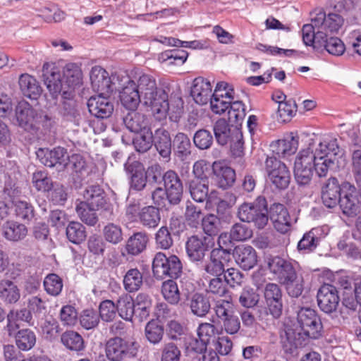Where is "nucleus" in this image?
Wrapping results in <instances>:
<instances>
[{
	"label": "nucleus",
	"mask_w": 361,
	"mask_h": 361,
	"mask_svg": "<svg viewBox=\"0 0 361 361\" xmlns=\"http://www.w3.org/2000/svg\"><path fill=\"white\" fill-rule=\"evenodd\" d=\"M42 76L44 84L54 99H56L63 94L64 90H67L66 84H63L59 68L54 64L46 63L43 65Z\"/></svg>",
	"instance_id": "nucleus-9"
},
{
	"label": "nucleus",
	"mask_w": 361,
	"mask_h": 361,
	"mask_svg": "<svg viewBox=\"0 0 361 361\" xmlns=\"http://www.w3.org/2000/svg\"><path fill=\"white\" fill-rule=\"evenodd\" d=\"M317 28L314 24H305L302 29V40L307 46L313 45L314 47H319L320 42H322L325 37V32L320 29L317 32L314 29Z\"/></svg>",
	"instance_id": "nucleus-48"
},
{
	"label": "nucleus",
	"mask_w": 361,
	"mask_h": 361,
	"mask_svg": "<svg viewBox=\"0 0 361 361\" xmlns=\"http://www.w3.org/2000/svg\"><path fill=\"white\" fill-rule=\"evenodd\" d=\"M328 234L326 226H318L304 233L299 240L297 248L302 254H308L316 250L320 242Z\"/></svg>",
	"instance_id": "nucleus-17"
},
{
	"label": "nucleus",
	"mask_w": 361,
	"mask_h": 361,
	"mask_svg": "<svg viewBox=\"0 0 361 361\" xmlns=\"http://www.w3.org/2000/svg\"><path fill=\"white\" fill-rule=\"evenodd\" d=\"M343 190H346L342 197H340V207L343 213L348 216H354L360 209V202L355 195V188L348 182L343 183Z\"/></svg>",
	"instance_id": "nucleus-20"
},
{
	"label": "nucleus",
	"mask_w": 361,
	"mask_h": 361,
	"mask_svg": "<svg viewBox=\"0 0 361 361\" xmlns=\"http://www.w3.org/2000/svg\"><path fill=\"white\" fill-rule=\"evenodd\" d=\"M20 298V290L18 286L9 279L0 281V300L5 305L16 304Z\"/></svg>",
	"instance_id": "nucleus-32"
},
{
	"label": "nucleus",
	"mask_w": 361,
	"mask_h": 361,
	"mask_svg": "<svg viewBox=\"0 0 361 361\" xmlns=\"http://www.w3.org/2000/svg\"><path fill=\"white\" fill-rule=\"evenodd\" d=\"M135 89L142 96L145 106H152L160 114H170L175 112L178 116L181 113V109L177 107L175 111L173 106L168 100V95L162 90L157 88L155 78L148 74H142L135 82Z\"/></svg>",
	"instance_id": "nucleus-2"
},
{
	"label": "nucleus",
	"mask_w": 361,
	"mask_h": 361,
	"mask_svg": "<svg viewBox=\"0 0 361 361\" xmlns=\"http://www.w3.org/2000/svg\"><path fill=\"white\" fill-rule=\"evenodd\" d=\"M15 338L17 347L23 351L32 349L36 343L35 334L27 329L18 331Z\"/></svg>",
	"instance_id": "nucleus-54"
},
{
	"label": "nucleus",
	"mask_w": 361,
	"mask_h": 361,
	"mask_svg": "<svg viewBox=\"0 0 361 361\" xmlns=\"http://www.w3.org/2000/svg\"><path fill=\"white\" fill-rule=\"evenodd\" d=\"M62 344L68 350L75 352L85 349V342L82 336L75 331H66L61 336Z\"/></svg>",
	"instance_id": "nucleus-47"
},
{
	"label": "nucleus",
	"mask_w": 361,
	"mask_h": 361,
	"mask_svg": "<svg viewBox=\"0 0 361 361\" xmlns=\"http://www.w3.org/2000/svg\"><path fill=\"white\" fill-rule=\"evenodd\" d=\"M120 99L122 105L127 109L135 111L142 99V96L135 89V82L128 80L120 92Z\"/></svg>",
	"instance_id": "nucleus-30"
},
{
	"label": "nucleus",
	"mask_w": 361,
	"mask_h": 361,
	"mask_svg": "<svg viewBox=\"0 0 361 361\" xmlns=\"http://www.w3.org/2000/svg\"><path fill=\"white\" fill-rule=\"evenodd\" d=\"M267 264L270 272L281 284L297 274L292 262L278 256L268 257Z\"/></svg>",
	"instance_id": "nucleus-10"
},
{
	"label": "nucleus",
	"mask_w": 361,
	"mask_h": 361,
	"mask_svg": "<svg viewBox=\"0 0 361 361\" xmlns=\"http://www.w3.org/2000/svg\"><path fill=\"white\" fill-rule=\"evenodd\" d=\"M212 244V239L209 237H190L185 243L186 253L190 260L193 262L202 261Z\"/></svg>",
	"instance_id": "nucleus-13"
},
{
	"label": "nucleus",
	"mask_w": 361,
	"mask_h": 361,
	"mask_svg": "<svg viewBox=\"0 0 361 361\" xmlns=\"http://www.w3.org/2000/svg\"><path fill=\"white\" fill-rule=\"evenodd\" d=\"M312 157L305 149L301 150L294 164V177L300 185H305L310 183L313 176V166L312 165Z\"/></svg>",
	"instance_id": "nucleus-11"
},
{
	"label": "nucleus",
	"mask_w": 361,
	"mask_h": 361,
	"mask_svg": "<svg viewBox=\"0 0 361 361\" xmlns=\"http://www.w3.org/2000/svg\"><path fill=\"white\" fill-rule=\"evenodd\" d=\"M265 169L272 184L279 190L288 188L290 181V173L285 164L275 157H267Z\"/></svg>",
	"instance_id": "nucleus-7"
},
{
	"label": "nucleus",
	"mask_w": 361,
	"mask_h": 361,
	"mask_svg": "<svg viewBox=\"0 0 361 361\" xmlns=\"http://www.w3.org/2000/svg\"><path fill=\"white\" fill-rule=\"evenodd\" d=\"M191 197L197 202H203L208 197L209 187L207 180H200L198 178L190 180L188 183Z\"/></svg>",
	"instance_id": "nucleus-41"
},
{
	"label": "nucleus",
	"mask_w": 361,
	"mask_h": 361,
	"mask_svg": "<svg viewBox=\"0 0 361 361\" xmlns=\"http://www.w3.org/2000/svg\"><path fill=\"white\" fill-rule=\"evenodd\" d=\"M123 123L130 131L136 133L149 128L145 116L135 111H132L123 118Z\"/></svg>",
	"instance_id": "nucleus-43"
},
{
	"label": "nucleus",
	"mask_w": 361,
	"mask_h": 361,
	"mask_svg": "<svg viewBox=\"0 0 361 361\" xmlns=\"http://www.w3.org/2000/svg\"><path fill=\"white\" fill-rule=\"evenodd\" d=\"M173 147L175 153L181 159L190 154L191 142L187 135L178 133L174 137Z\"/></svg>",
	"instance_id": "nucleus-58"
},
{
	"label": "nucleus",
	"mask_w": 361,
	"mask_h": 361,
	"mask_svg": "<svg viewBox=\"0 0 361 361\" xmlns=\"http://www.w3.org/2000/svg\"><path fill=\"white\" fill-rule=\"evenodd\" d=\"M63 76L67 90H73L75 86L80 85L82 81V71L76 63H70L65 66L63 71Z\"/></svg>",
	"instance_id": "nucleus-44"
},
{
	"label": "nucleus",
	"mask_w": 361,
	"mask_h": 361,
	"mask_svg": "<svg viewBox=\"0 0 361 361\" xmlns=\"http://www.w3.org/2000/svg\"><path fill=\"white\" fill-rule=\"evenodd\" d=\"M135 317L140 322L146 320L151 312L152 301L150 296L146 293H138L135 300Z\"/></svg>",
	"instance_id": "nucleus-36"
},
{
	"label": "nucleus",
	"mask_w": 361,
	"mask_h": 361,
	"mask_svg": "<svg viewBox=\"0 0 361 361\" xmlns=\"http://www.w3.org/2000/svg\"><path fill=\"white\" fill-rule=\"evenodd\" d=\"M213 130L216 141L221 145H225L233 141L234 133L231 132L229 124L224 118L217 120Z\"/></svg>",
	"instance_id": "nucleus-46"
},
{
	"label": "nucleus",
	"mask_w": 361,
	"mask_h": 361,
	"mask_svg": "<svg viewBox=\"0 0 361 361\" xmlns=\"http://www.w3.org/2000/svg\"><path fill=\"white\" fill-rule=\"evenodd\" d=\"M212 171L223 189L231 187L235 181V171L223 161H216L212 164Z\"/></svg>",
	"instance_id": "nucleus-27"
},
{
	"label": "nucleus",
	"mask_w": 361,
	"mask_h": 361,
	"mask_svg": "<svg viewBox=\"0 0 361 361\" xmlns=\"http://www.w3.org/2000/svg\"><path fill=\"white\" fill-rule=\"evenodd\" d=\"M84 201L79 203L89 204L91 208L99 209L101 206L105 203V196L104 190L99 185H92L87 186L83 192Z\"/></svg>",
	"instance_id": "nucleus-33"
},
{
	"label": "nucleus",
	"mask_w": 361,
	"mask_h": 361,
	"mask_svg": "<svg viewBox=\"0 0 361 361\" xmlns=\"http://www.w3.org/2000/svg\"><path fill=\"white\" fill-rule=\"evenodd\" d=\"M66 236L69 241L79 244L86 238L85 226L77 221H71L66 227Z\"/></svg>",
	"instance_id": "nucleus-61"
},
{
	"label": "nucleus",
	"mask_w": 361,
	"mask_h": 361,
	"mask_svg": "<svg viewBox=\"0 0 361 361\" xmlns=\"http://www.w3.org/2000/svg\"><path fill=\"white\" fill-rule=\"evenodd\" d=\"M322 47H324L330 54L334 56H341L345 51L343 42L338 37H329L327 33H325V37L322 42H320L318 48Z\"/></svg>",
	"instance_id": "nucleus-60"
},
{
	"label": "nucleus",
	"mask_w": 361,
	"mask_h": 361,
	"mask_svg": "<svg viewBox=\"0 0 361 361\" xmlns=\"http://www.w3.org/2000/svg\"><path fill=\"white\" fill-rule=\"evenodd\" d=\"M140 224L148 228H155L161 221L158 208L153 206L143 207L138 214Z\"/></svg>",
	"instance_id": "nucleus-40"
},
{
	"label": "nucleus",
	"mask_w": 361,
	"mask_h": 361,
	"mask_svg": "<svg viewBox=\"0 0 361 361\" xmlns=\"http://www.w3.org/2000/svg\"><path fill=\"white\" fill-rule=\"evenodd\" d=\"M276 230L281 233H288L291 228L290 217L283 204L274 203L269 209V217Z\"/></svg>",
	"instance_id": "nucleus-22"
},
{
	"label": "nucleus",
	"mask_w": 361,
	"mask_h": 361,
	"mask_svg": "<svg viewBox=\"0 0 361 361\" xmlns=\"http://www.w3.org/2000/svg\"><path fill=\"white\" fill-rule=\"evenodd\" d=\"M97 208H91L89 204L77 203L75 211L80 220L88 226H93L98 221V217L95 212Z\"/></svg>",
	"instance_id": "nucleus-57"
},
{
	"label": "nucleus",
	"mask_w": 361,
	"mask_h": 361,
	"mask_svg": "<svg viewBox=\"0 0 361 361\" xmlns=\"http://www.w3.org/2000/svg\"><path fill=\"white\" fill-rule=\"evenodd\" d=\"M231 263L232 255L229 250L214 248L210 252L209 260L204 264V270L211 275H223Z\"/></svg>",
	"instance_id": "nucleus-8"
},
{
	"label": "nucleus",
	"mask_w": 361,
	"mask_h": 361,
	"mask_svg": "<svg viewBox=\"0 0 361 361\" xmlns=\"http://www.w3.org/2000/svg\"><path fill=\"white\" fill-rule=\"evenodd\" d=\"M298 147V137L293 133L277 142L276 153L279 156L286 157L294 154Z\"/></svg>",
	"instance_id": "nucleus-51"
},
{
	"label": "nucleus",
	"mask_w": 361,
	"mask_h": 361,
	"mask_svg": "<svg viewBox=\"0 0 361 361\" xmlns=\"http://www.w3.org/2000/svg\"><path fill=\"white\" fill-rule=\"evenodd\" d=\"M19 85L23 94L30 99H37L42 91L37 80L28 74H22L20 75Z\"/></svg>",
	"instance_id": "nucleus-38"
},
{
	"label": "nucleus",
	"mask_w": 361,
	"mask_h": 361,
	"mask_svg": "<svg viewBox=\"0 0 361 361\" xmlns=\"http://www.w3.org/2000/svg\"><path fill=\"white\" fill-rule=\"evenodd\" d=\"M306 149H310L317 156L321 155L326 158H331L337 160V156L340 153V147L337 140L335 138L326 137L316 141L310 142Z\"/></svg>",
	"instance_id": "nucleus-21"
},
{
	"label": "nucleus",
	"mask_w": 361,
	"mask_h": 361,
	"mask_svg": "<svg viewBox=\"0 0 361 361\" xmlns=\"http://www.w3.org/2000/svg\"><path fill=\"white\" fill-rule=\"evenodd\" d=\"M343 183L339 185L336 178H330L322 188V198L324 204L329 207H334L339 201L340 197L344 194Z\"/></svg>",
	"instance_id": "nucleus-23"
},
{
	"label": "nucleus",
	"mask_w": 361,
	"mask_h": 361,
	"mask_svg": "<svg viewBox=\"0 0 361 361\" xmlns=\"http://www.w3.org/2000/svg\"><path fill=\"white\" fill-rule=\"evenodd\" d=\"M70 162L72 164L73 175L75 180H85L90 173V170L85 159L79 154H73Z\"/></svg>",
	"instance_id": "nucleus-53"
},
{
	"label": "nucleus",
	"mask_w": 361,
	"mask_h": 361,
	"mask_svg": "<svg viewBox=\"0 0 361 361\" xmlns=\"http://www.w3.org/2000/svg\"><path fill=\"white\" fill-rule=\"evenodd\" d=\"M78 319L81 326L86 330L96 328L100 321L98 312L93 309H86L82 311Z\"/></svg>",
	"instance_id": "nucleus-64"
},
{
	"label": "nucleus",
	"mask_w": 361,
	"mask_h": 361,
	"mask_svg": "<svg viewBox=\"0 0 361 361\" xmlns=\"http://www.w3.org/2000/svg\"><path fill=\"white\" fill-rule=\"evenodd\" d=\"M310 157H312V165L316 173L319 177L326 176L329 171L335 168L337 160L331 158H326L321 155L314 154L310 149H305Z\"/></svg>",
	"instance_id": "nucleus-34"
},
{
	"label": "nucleus",
	"mask_w": 361,
	"mask_h": 361,
	"mask_svg": "<svg viewBox=\"0 0 361 361\" xmlns=\"http://www.w3.org/2000/svg\"><path fill=\"white\" fill-rule=\"evenodd\" d=\"M212 91L210 81L203 77H197L193 80L190 94L197 104L204 105L211 99Z\"/></svg>",
	"instance_id": "nucleus-26"
},
{
	"label": "nucleus",
	"mask_w": 361,
	"mask_h": 361,
	"mask_svg": "<svg viewBox=\"0 0 361 361\" xmlns=\"http://www.w3.org/2000/svg\"><path fill=\"white\" fill-rule=\"evenodd\" d=\"M116 303L118 315L126 321H131L135 317V303L133 298L127 293L119 296Z\"/></svg>",
	"instance_id": "nucleus-39"
},
{
	"label": "nucleus",
	"mask_w": 361,
	"mask_h": 361,
	"mask_svg": "<svg viewBox=\"0 0 361 361\" xmlns=\"http://www.w3.org/2000/svg\"><path fill=\"white\" fill-rule=\"evenodd\" d=\"M36 155L39 161L48 167H54L57 165L64 167L68 159L66 150L60 147L53 149L39 148L37 151Z\"/></svg>",
	"instance_id": "nucleus-18"
},
{
	"label": "nucleus",
	"mask_w": 361,
	"mask_h": 361,
	"mask_svg": "<svg viewBox=\"0 0 361 361\" xmlns=\"http://www.w3.org/2000/svg\"><path fill=\"white\" fill-rule=\"evenodd\" d=\"M92 87L99 94H110L112 91L109 73L100 66H94L90 74Z\"/></svg>",
	"instance_id": "nucleus-25"
},
{
	"label": "nucleus",
	"mask_w": 361,
	"mask_h": 361,
	"mask_svg": "<svg viewBox=\"0 0 361 361\" xmlns=\"http://www.w3.org/2000/svg\"><path fill=\"white\" fill-rule=\"evenodd\" d=\"M104 240L114 245L118 244L123 240V231L119 224L113 222L107 223L102 229Z\"/></svg>",
	"instance_id": "nucleus-59"
},
{
	"label": "nucleus",
	"mask_w": 361,
	"mask_h": 361,
	"mask_svg": "<svg viewBox=\"0 0 361 361\" xmlns=\"http://www.w3.org/2000/svg\"><path fill=\"white\" fill-rule=\"evenodd\" d=\"M148 241L149 235L146 232H136L128 239L126 251L129 255H137L146 249Z\"/></svg>",
	"instance_id": "nucleus-35"
},
{
	"label": "nucleus",
	"mask_w": 361,
	"mask_h": 361,
	"mask_svg": "<svg viewBox=\"0 0 361 361\" xmlns=\"http://www.w3.org/2000/svg\"><path fill=\"white\" fill-rule=\"evenodd\" d=\"M188 54L183 49L166 50L159 55L158 60L161 63L169 61V64L180 66L187 60Z\"/></svg>",
	"instance_id": "nucleus-55"
},
{
	"label": "nucleus",
	"mask_w": 361,
	"mask_h": 361,
	"mask_svg": "<svg viewBox=\"0 0 361 361\" xmlns=\"http://www.w3.org/2000/svg\"><path fill=\"white\" fill-rule=\"evenodd\" d=\"M136 151L144 153L147 152L153 145V133L149 128L139 132L133 140Z\"/></svg>",
	"instance_id": "nucleus-52"
},
{
	"label": "nucleus",
	"mask_w": 361,
	"mask_h": 361,
	"mask_svg": "<svg viewBox=\"0 0 361 361\" xmlns=\"http://www.w3.org/2000/svg\"><path fill=\"white\" fill-rule=\"evenodd\" d=\"M312 23L317 29H320L325 33H336L343 26L344 19L340 14L330 13L326 15L325 12L319 10L312 18Z\"/></svg>",
	"instance_id": "nucleus-14"
},
{
	"label": "nucleus",
	"mask_w": 361,
	"mask_h": 361,
	"mask_svg": "<svg viewBox=\"0 0 361 361\" xmlns=\"http://www.w3.org/2000/svg\"><path fill=\"white\" fill-rule=\"evenodd\" d=\"M123 286L128 293L138 290L143 283V275L137 268L129 269L123 278Z\"/></svg>",
	"instance_id": "nucleus-49"
},
{
	"label": "nucleus",
	"mask_w": 361,
	"mask_h": 361,
	"mask_svg": "<svg viewBox=\"0 0 361 361\" xmlns=\"http://www.w3.org/2000/svg\"><path fill=\"white\" fill-rule=\"evenodd\" d=\"M108 94H99L91 97L87 101V107L90 113L99 118H107L114 111V104L106 97Z\"/></svg>",
	"instance_id": "nucleus-19"
},
{
	"label": "nucleus",
	"mask_w": 361,
	"mask_h": 361,
	"mask_svg": "<svg viewBox=\"0 0 361 361\" xmlns=\"http://www.w3.org/2000/svg\"><path fill=\"white\" fill-rule=\"evenodd\" d=\"M262 293L269 314L274 319L279 318L283 307V292L281 287L276 283L269 282L264 285Z\"/></svg>",
	"instance_id": "nucleus-6"
},
{
	"label": "nucleus",
	"mask_w": 361,
	"mask_h": 361,
	"mask_svg": "<svg viewBox=\"0 0 361 361\" xmlns=\"http://www.w3.org/2000/svg\"><path fill=\"white\" fill-rule=\"evenodd\" d=\"M32 319V315L30 310L26 308L21 309L20 310H11L7 314V328L9 331V334H11V331L19 327L18 324V322H25L29 323Z\"/></svg>",
	"instance_id": "nucleus-50"
},
{
	"label": "nucleus",
	"mask_w": 361,
	"mask_h": 361,
	"mask_svg": "<svg viewBox=\"0 0 361 361\" xmlns=\"http://www.w3.org/2000/svg\"><path fill=\"white\" fill-rule=\"evenodd\" d=\"M268 214L265 197L259 196L253 202L239 205L236 216L242 222L252 223L258 229H263L269 221Z\"/></svg>",
	"instance_id": "nucleus-3"
},
{
	"label": "nucleus",
	"mask_w": 361,
	"mask_h": 361,
	"mask_svg": "<svg viewBox=\"0 0 361 361\" xmlns=\"http://www.w3.org/2000/svg\"><path fill=\"white\" fill-rule=\"evenodd\" d=\"M234 100V96L231 92L228 91L224 94L214 92L210 101L212 111L216 114H222L230 108L232 101Z\"/></svg>",
	"instance_id": "nucleus-37"
},
{
	"label": "nucleus",
	"mask_w": 361,
	"mask_h": 361,
	"mask_svg": "<svg viewBox=\"0 0 361 361\" xmlns=\"http://www.w3.org/2000/svg\"><path fill=\"white\" fill-rule=\"evenodd\" d=\"M18 125L26 131L37 130L38 112L27 102H18L16 107Z\"/></svg>",
	"instance_id": "nucleus-15"
},
{
	"label": "nucleus",
	"mask_w": 361,
	"mask_h": 361,
	"mask_svg": "<svg viewBox=\"0 0 361 361\" xmlns=\"http://www.w3.org/2000/svg\"><path fill=\"white\" fill-rule=\"evenodd\" d=\"M140 347L134 340H124L119 337L109 339L106 344V355L111 361H121L127 357H135Z\"/></svg>",
	"instance_id": "nucleus-5"
},
{
	"label": "nucleus",
	"mask_w": 361,
	"mask_h": 361,
	"mask_svg": "<svg viewBox=\"0 0 361 361\" xmlns=\"http://www.w3.org/2000/svg\"><path fill=\"white\" fill-rule=\"evenodd\" d=\"M153 145L159 154L167 160L170 159L171 154V138L169 132L159 128L153 133Z\"/></svg>",
	"instance_id": "nucleus-29"
},
{
	"label": "nucleus",
	"mask_w": 361,
	"mask_h": 361,
	"mask_svg": "<svg viewBox=\"0 0 361 361\" xmlns=\"http://www.w3.org/2000/svg\"><path fill=\"white\" fill-rule=\"evenodd\" d=\"M2 235L9 241L18 242L27 234V227L15 221H7L1 226Z\"/></svg>",
	"instance_id": "nucleus-31"
},
{
	"label": "nucleus",
	"mask_w": 361,
	"mask_h": 361,
	"mask_svg": "<svg viewBox=\"0 0 361 361\" xmlns=\"http://www.w3.org/2000/svg\"><path fill=\"white\" fill-rule=\"evenodd\" d=\"M317 300L319 307L324 312L330 314L335 312L340 301L336 288L324 283L317 292Z\"/></svg>",
	"instance_id": "nucleus-12"
},
{
	"label": "nucleus",
	"mask_w": 361,
	"mask_h": 361,
	"mask_svg": "<svg viewBox=\"0 0 361 361\" xmlns=\"http://www.w3.org/2000/svg\"><path fill=\"white\" fill-rule=\"evenodd\" d=\"M298 323L301 331L297 332L290 326H285L281 332V343L284 353L293 355L304 345L303 336L318 338L322 336V324L317 312L310 307H302L298 312Z\"/></svg>",
	"instance_id": "nucleus-1"
},
{
	"label": "nucleus",
	"mask_w": 361,
	"mask_h": 361,
	"mask_svg": "<svg viewBox=\"0 0 361 361\" xmlns=\"http://www.w3.org/2000/svg\"><path fill=\"white\" fill-rule=\"evenodd\" d=\"M228 121L232 125H241L246 113L245 105L240 101L233 100L228 111Z\"/></svg>",
	"instance_id": "nucleus-63"
},
{
	"label": "nucleus",
	"mask_w": 361,
	"mask_h": 361,
	"mask_svg": "<svg viewBox=\"0 0 361 361\" xmlns=\"http://www.w3.org/2000/svg\"><path fill=\"white\" fill-rule=\"evenodd\" d=\"M125 169L130 178V186L132 190L140 191L146 186L147 177L143 166L134 161L125 164Z\"/></svg>",
	"instance_id": "nucleus-28"
},
{
	"label": "nucleus",
	"mask_w": 361,
	"mask_h": 361,
	"mask_svg": "<svg viewBox=\"0 0 361 361\" xmlns=\"http://www.w3.org/2000/svg\"><path fill=\"white\" fill-rule=\"evenodd\" d=\"M73 91L72 90H64L61 95L62 104L60 108V114L68 120L75 118L77 109L75 101L73 99Z\"/></svg>",
	"instance_id": "nucleus-45"
},
{
	"label": "nucleus",
	"mask_w": 361,
	"mask_h": 361,
	"mask_svg": "<svg viewBox=\"0 0 361 361\" xmlns=\"http://www.w3.org/2000/svg\"><path fill=\"white\" fill-rule=\"evenodd\" d=\"M161 293L169 304L173 305L178 304L180 293L177 283L173 280H167L162 283Z\"/></svg>",
	"instance_id": "nucleus-56"
},
{
	"label": "nucleus",
	"mask_w": 361,
	"mask_h": 361,
	"mask_svg": "<svg viewBox=\"0 0 361 361\" xmlns=\"http://www.w3.org/2000/svg\"><path fill=\"white\" fill-rule=\"evenodd\" d=\"M231 255L244 270L252 269L257 262V252L250 245H242L235 247Z\"/></svg>",
	"instance_id": "nucleus-24"
},
{
	"label": "nucleus",
	"mask_w": 361,
	"mask_h": 361,
	"mask_svg": "<svg viewBox=\"0 0 361 361\" xmlns=\"http://www.w3.org/2000/svg\"><path fill=\"white\" fill-rule=\"evenodd\" d=\"M163 182L164 189L168 192V202L170 204H178L183 197V186L178 173L173 170H168L164 173Z\"/></svg>",
	"instance_id": "nucleus-16"
},
{
	"label": "nucleus",
	"mask_w": 361,
	"mask_h": 361,
	"mask_svg": "<svg viewBox=\"0 0 361 361\" xmlns=\"http://www.w3.org/2000/svg\"><path fill=\"white\" fill-rule=\"evenodd\" d=\"M12 204L14 207L15 215L18 219L23 221H30L34 217V208L30 202L13 200Z\"/></svg>",
	"instance_id": "nucleus-62"
},
{
	"label": "nucleus",
	"mask_w": 361,
	"mask_h": 361,
	"mask_svg": "<svg viewBox=\"0 0 361 361\" xmlns=\"http://www.w3.org/2000/svg\"><path fill=\"white\" fill-rule=\"evenodd\" d=\"M190 308L193 314L202 317L210 310L211 305L209 298L202 293H194L190 299Z\"/></svg>",
	"instance_id": "nucleus-42"
},
{
	"label": "nucleus",
	"mask_w": 361,
	"mask_h": 361,
	"mask_svg": "<svg viewBox=\"0 0 361 361\" xmlns=\"http://www.w3.org/2000/svg\"><path fill=\"white\" fill-rule=\"evenodd\" d=\"M182 271V262L176 255H167L161 252L155 254L152 261V271L157 279H177L180 276Z\"/></svg>",
	"instance_id": "nucleus-4"
}]
</instances>
